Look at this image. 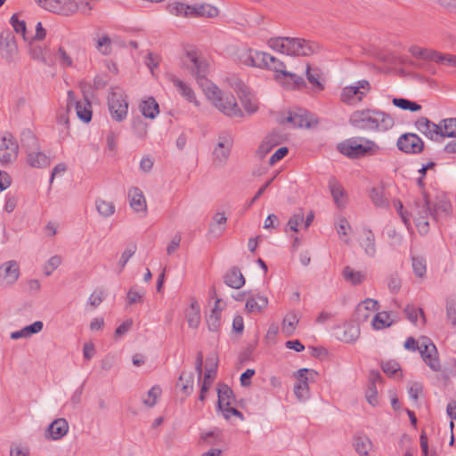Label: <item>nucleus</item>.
I'll return each mask as SVG.
<instances>
[{
  "instance_id": "obj_1",
  "label": "nucleus",
  "mask_w": 456,
  "mask_h": 456,
  "mask_svg": "<svg viewBox=\"0 0 456 456\" xmlns=\"http://www.w3.org/2000/svg\"><path fill=\"white\" fill-rule=\"evenodd\" d=\"M354 128L369 132H387L395 126L394 118L379 109L355 110L349 118Z\"/></svg>"
},
{
  "instance_id": "obj_2",
  "label": "nucleus",
  "mask_w": 456,
  "mask_h": 456,
  "mask_svg": "<svg viewBox=\"0 0 456 456\" xmlns=\"http://www.w3.org/2000/svg\"><path fill=\"white\" fill-rule=\"evenodd\" d=\"M267 44L273 50L290 56H310L321 49L317 42L299 37H271Z\"/></svg>"
},
{
  "instance_id": "obj_3",
  "label": "nucleus",
  "mask_w": 456,
  "mask_h": 456,
  "mask_svg": "<svg viewBox=\"0 0 456 456\" xmlns=\"http://www.w3.org/2000/svg\"><path fill=\"white\" fill-rule=\"evenodd\" d=\"M338 150L341 154L355 159L376 154L379 146L370 139L356 136L341 142L338 145Z\"/></svg>"
},
{
  "instance_id": "obj_4",
  "label": "nucleus",
  "mask_w": 456,
  "mask_h": 456,
  "mask_svg": "<svg viewBox=\"0 0 456 456\" xmlns=\"http://www.w3.org/2000/svg\"><path fill=\"white\" fill-rule=\"evenodd\" d=\"M207 94L213 101L214 105L224 115L231 118H242L243 111L237 104L232 94L223 93L217 86L209 84L207 86Z\"/></svg>"
},
{
  "instance_id": "obj_5",
  "label": "nucleus",
  "mask_w": 456,
  "mask_h": 456,
  "mask_svg": "<svg viewBox=\"0 0 456 456\" xmlns=\"http://www.w3.org/2000/svg\"><path fill=\"white\" fill-rule=\"evenodd\" d=\"M270 70L276 73V78L289 89H301L306 86L305 81L300 76L285 69V64L274 57V61L270 64Z\"/></svg>"
},
{
  "instance_id": "obj_6",
  "label": "nucleus",
  "mask_w": 456,
  "mask_h": 456,
  "mask_svg": "<svg viewBox=\"0 0 456 456\" xmlns=\"http://www.w3.org/2000/svg\"><path fill=\"white\" fill-rule=\"evenodd\" d=\"M108 106L112 119L121 122L128 111L126 96L120 90L112 89L108 96Z\"/></svg>"
},
{
  "instance_id": "obj_7",
  "label": "nucleus",
  "mask_w": 456,
  "mask_h": 456,
  "mask_svg": "<svg viewBox=\"0 0 456 456\" xmlns=\"http://www.w3.org/2000/svg\"><path fill=\"white\" fill-rule=\"evenodd\" d=\"M19 152V144L12 135L7 132L0 136V164L6 166L16 160Z\"/></svg>"
},
{
  "instance_id": "obj_8",
  "label": "nucleus",
  "mask_w": 456,
  "mask_h": 456,
  "mask_svg": "<svg viewBox=\"0 0 456 456\" xmlns=\"http://www.w3.org/2000/svg\"><path fill=\"white\" fill-rule=\"evenodd\" d=\"M423 140L415 133L401 134L396 142V147L405 154L418 155L424 151Z\"/></svg>"
},
{
  "instance_id": "obj_9",
  "label": "nucleus",
  "mask_w": 456,
  "mask_h": 456,
  "mask_svg": "<svg viewBox=\"0 0 456 456\" xmlns=\"http://www.w3.org/2000/svg\"><path fill=\"white\" fill-rule=\"evenodd\" d=\"M233 144V136L230 132L223 131L218 135V142L214 149V162L224 166L230 154Z\"/></svg>"
},
{
  "instance_id": "obj_10",
  "label": "nucleus",
  "mask_w": 456,
  "mask_h": 456,
  "mask_svg": "<svg viewBox=\"0 0 456 456\" xmlns=\"http://www.w3.org/2000/svg\"><path fill=\"white\" fill-rule=\"evenodd\" d=\"M42 8L61 15H71L77 11V4L74 0H35Z\"/></svg>"
},
{
  "instance_id": "obj_11",
  "label": "nucleus",
  "mask_w": 456,
  "mask_h": 456,
  "mask_svg": "<svg viewBox=\"0 0 456 456\" xmlns=\"http://www.w3.org/2000/svg\"><path fill=\"white\" fill-rule=\"evenodd\" d=\"M316 375V371L306 368L297 371L296 378L297 379V383L295 385L294 393L298 400L305 401L309 397L308 381Z\"/></svg>"
},
{
  "instance_id": "obj_12",
  "label": "nucleus",
  "mask_w": 456,
  "mask_h": 456,
  "mask_svg": "<svg viewBox=\"0 0 456 456\" xmlns=\"http://www.w3.org/2000/svg\"><path fill=\"white\" fill-rule=\"evenodd\" d=\"M18 53L15 37L11 31L0 34V54L9 63L14 61Z\"/></svg>"
},
{
  "instance_id": "obj_13",
  "label": "nucleus",
  "mask_w": 456,
  "mask_h": 456,
  "mask_svg": "<svg viewBox=\"0 0 456 456\" xmlns=\"http://www.w3.org/2000/svg\"><path fill=\"white\" fill-rule=\"evenodd\" d=\"M234 90L239 99L248 115L256 113L258 110L257 102L251 96L248 87L241 81L236 83Z\"/></svg>"
},
{
  "instance_id": "obj_14",
  "label": "nucleus",
  "mask_w": 456,
  "mask_h": 456,
  "mask_svg": "<svg viewBox=\"0 0 456 456\" xmlns=\"http://www.w3.org/2000/svg\"><path fill=\"white\" fill-rule=\"evenodd\" d=\"M73 103L75 104L77 118L85 123L90 122L93 115L90 101L85 97L84 101L77 102L74 92L69 90L68 92V108Z\"/></svg>"
},
{
  "instance_id": "obj_15",
  "label": "nucleus",
  "mask_w": 456,
  "mask_h": 456,
  "mask_svg": "<svg viewBox=\"0 0 456 456\" xmlns=\"http://www.w3.org/2000/svg\"><path fill=\"white\" fill-rule=\"evenodd\" d=\"M191 66V73L196 77L200 86H204L205 84H208V80L206 76L208 69V63L204 58L198 57L194 53H188Z\"/></svg>"
},
{
  "instance_id": "obj_16",
  "label": "nucleus",
  "mask_w": 456,
  "mask_h": 456,
  "mask_svg": "<svg viewBox=\"0 0 456 456\" xmlns=\"http://www.w3.org/2000/svg\"><path fill=\"white\" fill-rule=\"evenodd\" d=\"M414 126L419 133L432 141H436L437 137H440V134H442L439 124L434 123L427 117L417 118Z\"/></svg>"
},
{
  "instance_id": "obj_17",
  "label": "nucleus",
  "mask_w": 456,
  "mask_h": 456,
  "mask_svg": "<svg viewBox=\"0 0 456 456\" xmlns=\"http://www.w3.org/2000/svg\"><path fill=\"white\" fill-rule=\"evenodd\" d=\"M20 276L18 263L14 260L7 261L0 265V279L8 285L16 282Z\"/></svg>"
},
{
  "instance_id": "obj_18",
  "label": "nucleus",
  "mask_w": 456,
  "mask_h": 456,
  "mask_svg": "<svg viewBox=\"0 0 456 456\" xmlns=\"http://www.w3.org/2000/svg\"><path fill=\"white\" fill-rule=\"evenodd\" d=\"M452 211V205L444 197L436 198L434 203L430 202V216L437 221L441 216H447Z\"/></svg>"
},
{
  "instance_id": "obj_19",
  "label": "nucleus",
  "mask_w": 456,
  "mask_h": 456,
  "mask_svg": "<svg viewBox=\"0 0 456 456\" xmlns=\"http://www.w3.org/2000/svg\"><path fill=\"white\" fill-rule=\"evenodd\" d=\"M128 197L130 207L135 211L140 212L142 211L144 214L147 211V205L144 195L142 191L137 188L133 187L128 191Z\"/></svg>"
},
{
  "instance_id": "obj_20",
  "label": "nucleus",
  "mask_w": 456,
  "mask_h": 456,
  "mask_svg": "<svg viewBox=\"0 0 456 456\" xmlns=\"http://www.w3.org/2000/svg\"><path fill=\"white\" fill-rule=\"evenodd\" d=\"M27 163L36 168H45L50 166V158L38 150L27 152Z\"/></svg>"
},
{
  "instance_id": "obj_21",
  "label": "nucleus",
  "mask_w": 456,
  "mask_h": 456,
  "mask_svg": "<svg viewBox=\"0 0 456 456\" xmlns=\"http://www.w3.org/2000/svg\"><path fill=\"white\" fill-rule=\"evenodd\" d=\"M423 212L424 216H419L415 217L416 226L421 234L428 233L429 230V223L428 221V216H430V200L428 199V195L426 192H423Z\"/></svg>"
},
{
  "instance_id": "obj_22",
  "label": "nucleus",
  "mask_w": 456,
  "mask_h": 456,
  "mask_svg": "<svg viewBox=\"0 0 456 456\" xmlns=\"http://www.w3.org/2000/svg\"><path fill=\"white\" fill-rule=\"evenodd\" d=\"M218 14V9L209 4H196L191 5L190 17L215 18Z\"/></svg>"
},
{
  "instance_id": "obj_23",
  "label": "nucleus",
  "mask_w": 456,
  "mask_h": 456,
  "mask_svg": "<svg viewBox=\"0 0 456 456\" xmlns=\"http://www.w3.org/2000/svg\"><path fill=\"white\" fill-rule=\"evenodd\" d=\"M224 283L232 289H240L245 284V278L237 266L232 267L224 276Z\"/></svg>"
},
{
  "instance_id": "obj_24",
  "label": "nucleus",
  "mask_w": 456,
  "mask_h": 456,
  "mask_svg": "<svg viewBox=\"0 0 456 456\" xmlns=\"http://www.w3.org/2000/svg\"><path fill=\"white\" fill-rule=\"evenodd\" d=\"M170 81L177 88L178 92L183 98L190 102H193L197 106L199 105L195 93L190 86L176 77L175 75L170 76Z\"/></svg>"
},
{
  "instance_id": "obj_25",
  "label": "nucleus",
  "mask_w": 456,
  "mask_h": 456,
  "mask_svg": "<svg viewBox=\"0 0 456 456\" xmlns=\"http://www.w3.org/2000/svg\"><path fill=\"white\" fill-rule=\"evenodd\" d=\"M44 328V323L41 321H36L32 324L27 325L20 330L11 333L10 338L17 340L20 338H28L34 334L39 333Z\"/></svg>"
},
{
  "instance_id": "obj_26",
  "label": "nucleus",
  "mask_w": 456,
  "mask_h": 456,
  "mask_svg": "<svg viewBox=\"0 0 456 456\" xmlns=\"http://www.w3.org/2000/svg\"><path fill=\"white\" fill-rule=\"evenodd\" d=\"M47 431L53 440H59L68 433L69 424L65 419L60 418L49 425Z\"/></svg>"
},
{
  "instance_id": "obj_27",
  "label": "nucleus",
  "mask_w": 456,
  "mask_h": 456,
  "mask_svg": "<svg viewBox=\"0 0 456 456\" xmlns=\"http://www.w3.org/2000/svg\"><path fill=\"white\" fill-rule=\"evenodd\" d=\"M268 299L265 296L250 294L246 302V309L248 313H260L267 307Z\"/></svg>"
},
{
  "instance_id": "obj_28",
  "label": "nucleus",
  "mask_w": 456,
  "mask_h": 456,
  "mask_svg": "<svg viewBox=\"0 0 456 456\" xmlns=\"http://www.w3.org/2000/svg\"><path fill=\"white\" fill-rule=\"evenodd\" d=\"M188 326L197 329L200 323V307L196 299H191L190 306L185 310Z\"/></svg>"
},
{
  "instance_id": "obj_29",
  "label": "nucleus",
  "mask_w": 456,
  "mask_h": 456,
  "mask_svg": "<svg viewBox=\"0 0 456 456\" xmlns=\"http://www.w3.org/2000/svg\"><path fill=\"white\" fill-rule=\"evenodd\" d=\"M308 112L305 110H298V111H289V116L282 120L281 123H292L295 127H310V122L307 118Z\"/></svg>"
},
{
  "instance_id": "obj_30",
  "label": "nucleus",
  "mask_w": 456,
  "mask_h": 456,
  "mask_svg": "<svg viewBox=\"0 0 456 456\" xmlns=\"http://www.w3.org/2000/svg\"><path fill=\"white\" fill-rule=\"evenodd\" d=\"M263 52L247 49L240 55V60L242 64L248 67L261 68Z\"/></svg>"
},
{
  "instance_id": "obj_31",
  "label": "nucleus",
  "mask_w": 456,
  "mask_h": 456,
  "mask_svg": "<svg viewBox=\"0 0 456 456\" xmlns=\"http://www.w3.org/2000/svg\"><path fill=\"white\" fill-rule=\"evenodd\" d=\"M328 185L335 204L338 208L343 207L345 205V201L343 200L345 191L342 185L336 180L335 177L330 178Z\"/></svg>"
},
{
  "instance_id": "obj_32",
  "label": "nucleus",
  "mask_w": 456,
  "mask_h": 456,
  "mask_svg": "<svg viewBox=\"0 0 456 456\" xmlns=\"http://www.w3.org/2000/svg\"><path fill=\"white\" fill-rule=\"evenodd\" d=\"M141 111L143 117L153 119L159 113V106L153 97H149L147 100L142 101L140 105Z\"/></svg>"
},
{
  "instance_id": "obj_33",
  "label": "nucleus",
  "mask_w": 456,
  "mask_h": 456,
  "mask_svg": "<svg viewBox=\"0 0 456 456\" xmlns=\"http://www.w3.org/2000/svg\"><path fill=\"white\" fill-rule=\"evenodd\" d=\"M345 281L353 286L361 284L366 278V273L361 271H354L350 266H345L342 271Z\"/></svg>"
},
{
  "instance_id": "obj_34",
  "label": "nucleus",
  "mask_w": 456,
  "mask_h": 456,
  "mask_svg": "<svg viewBox=\"0 0 456 456\" xmlns=\"http://www.w3.org/2000/svg\"><path fill=\"white\" fill-rule=\"evenodd\" d=\"M20 144L26 152L32 150H39L37 138L30 129H24L20 133Z\"/></svg>"
},
{
  "instance_id": "obj_35",
  "label": "nucleus",
  "mask_w": 456,
  "mask_h": 456,
  "mask_svg": "<svg viewBox=\"0 0 456 456\" xmlns=\"http://www.w3.org/2000/svg\"><path fill=\"white\" fill-rule=\"evenodd\" d=\"M299 322V317L295 312H289L283 318L281 330L286 337L293 335Z\"/></svg>"
},
{
  "instance_id": "obj_36",
  "label": "nucleus",
  "mask_w": 456,
  "mask_h": 456,
  "mask_svg": "<svg viewBox=\"0 0 456 456\" xmlns=\"http://www.w3.org/2000/svg\"><path fill=\"white\" fill-rule=\"evenodd\" d=\"M354 446L360 455L366 456L372 448V443L367 436L356 435L354 437Z\"/></svg>"
},
{
  "instance_id": "obj_37",
  "label": "nucleus",
  "mask_w": 456,
  "mask_h": 456,
  "mask_svg": "<svg viewBox=\"0 0 456 456\" xmlns=\"http://www.w3.org/2000/svg\"><path fill=\"white\" fill-rule=\"evenodd\" d=\"M221 432L218 429L201 432L199 439L200 446L215 445L221 442Z\"/></svg>"
},
{
  "instance_id": "obj_38",
  "label": "nucleus",
  "mask_w": 456,
  "mask_h": 456,
  "mask_svg": "<svg viewBox=\"0 0 456 456\" xmlns=\"http://www.w3.org/2000/svg\"><path fill=\"white\" fill-rule=\"evenodd\" d=\"M217 406L218 409H223L227 401H233L234 395L232 388L226 384H220L217 388Z\"/></svg>"
},
{
  "instance_id": "obj_39",
  "label": "nucleus",
  "mask_w": 456,
  "mask_h": 456,
  "mask_svg": "<svg viewBox=\"0 0 456 456\" xmlns=\"http://www.w3.org/2000/svg\"><path fill=\"white\" fill-rule=\"evenodd\" d=\"M364 240L362 246L364 248V252L370 257L376 254L375 235L370 228L363 229Z\"/></svg>"
},
{
  "instance_id": "obj_40",
  "label": "nucleus",
  "mask_w": 456,
  "mask_h": 456,
  "mask_svg": "<svg viewBox=\"0 0 456 456\" xmlns=\"http://www.w3.org/2000/svg\"><path fill=\"white\" fill-rule=\"evenodd\" d=\"M166 10L175 16L190 17L191 5L181 2L169 3Z\"/></svg>"
},
{
  "instance_id": "obj_41",
  "label": "nucleus",
  "mask_w": 456,
  "mask_h": 456,
  "mask_svg": "<svg viewBox=\"0 0 456 456\" xmlns=\"http://www.w3.org/2000/svg\"><path fill=\"white\" fill-rule=\"evenodd\" d=\"M442 130L440 137H456V118L442 119L439 123Z\"/></svg>"
},
{
  "instance_id": "obj_42",
  "label": "nucleus",
  "mask_w": 456,
  "mask_h": 456,
  "mask_svg": "<svg viewBox=\"0 0 456 456\" xmlns=\"http://www.w3.org/2000/svg\"><path fill=\"white\" fill-rule=\"evenodd\" d=\"M392 102L395 107H397L403 110H410L411 112H417V111L420 110L422 108L421 105L419 104L418 102L411 101L406 98L395 97L392 100Z\"/></svg>"
},
{
  "instance_id": "obj_43",
  "label": "nucleus",
  "mask_w": 456,
  "mask_h": 456,
  "mask_svg": "<svg viewBox=\"0 0 456 456\" xmlns=\"http://www.w3.org/2000/svg\"><path fill=\"white\" fill-rule=\"evenodd\" d=\"M370 197L376 207L382 208L389 207V202L385 197L384 190L382 188H372L370 192Z\"/></svg>"
},
{
  "instance_id": "obj_44",
  "label": "nucleus",
  "mask_w": 456,
  "mask_h": 456,
  "mask_svg": "<svg viewBox=\"0 0 456 456\" xmlns=\"http://www.w3.org/2000/svg\"><path fill=\"white\" fill-rule=\"evenodd\" d=\"M365 94L364 92L360 91L356 86H346L343 89L341 94V100L344 102L351 103L354 98L356 96L358 101H361L362 96Z\"/></svg>"
},
{
  "instance_id": "obj_45",
  "label": "nucleus",
  "mask_w": 456,
  "mask_h": 456,
  "mask_svg": "<svg viewBox=\"0 0 456 456\" xmlns=\"http://www.w3.org/2000/svg\"><path fill=\"white\" fill-rule=\"evenodd\" d=\"M393 323L394 321L390 320V314L388 312L378 313L372 320V326L375 330L390 327Z\"/></svg>"
},
{
  "instance_id": "obj_46",
  "label": "nucleus",
  "mask_w": 456,
  "mask_h": 456,
  "mask_svg": "<svg viewBox=\"0 0 456 456\" xmlns=\"http://www.w3.org/2000/svg\"><path fill=\"white\" fill-rule=\"evenodd\" d=\"M227 222V217L225 216L224 213H216L213 216V223L209 225V232L210 233H216V236H220L224 232V227H216V225H222L225 224Z\"/></svg>"
},
{
  "instance_id": "obj_47",
  "label": "nucleus",
  "mask_w": 456,
  "mask_h": 456,
  "mask_svg": "<svg viewBox=\"0 0 456 456\" xmlns=\"http://www.w3.org/2000/svg\"><path fill=\"white\" fill-rule=\"evenodd\" d=\"M379 309V302L372 298H366L361 304H359L354 312L355 318H361V314L363 312H374Z\"/></svg>"
},
{
  "instance_id": "obj_48",
  "label": "nucleus",
  "mask_w": 456,
  "mask_h": 456,
  "mask_svg": "<svg viewBox=\"0 0 456 456\" xmlns=\"http://www.w3.org/2000/svg\"><path fill=\"white\" fill-rule=\"evenodd\" d=\"M131 126L134 135L143 139L147 134V123L139 116L133 118Z\"/></svg>"
},
{
  "instance_id": "obj_49",
  "label": "nucleus",
  "mask_w": 456,
  "mask_h": 456,
  "mask_svg": "<svg viewBox=\"0 0 456 456\" xmlns=\"http://www.w3.org/2000/svg\"><path fill=\"white\" fill-rule=\"evenodd\" d=\"M218 366V358L216 355H212L207 358V366L203 380H213L216 375Z\"/></svg>"
},
{
  "instance_id": "obj_50",
  "label": "nucleus",
  "mask_w": 456,
  "mask_h": 456,
  "mask_svg": "<svg viewBox=\"0 0 456 456\" xmlns=\"http://www.w3.org/2000/svg\"><path fill=\"white\" fill-rule=\"evenodd\" d=\"M98 213L103 217H109L115 212L113 202L98 199L95 201Z\"/></svg>"
},
{
  "instance_id": "obj_51",
  "label": "nucleus",
  "mask_w": 456,
  "mask_h": 456,
  "mask_svg": "<svg viewBox=\"0 0 456 456\" xmlns=\"http://www.w3.org/2000/svg\"><path fill=\"white\" fill-rule=\"evenodd\" d=\"M418 351L422 358L429 354H437L436 346L431 339L427 337H422L420 338V345Z\"/></svg>"
},
{
  "instance_id": "obj_52",
  "label": "nucleus",
  "mask_w": 456,
  "mask_h": 456,
  "mask_svg": "<svg viewBox=\"0 0 456 456\" xmlns=\"http://www.w3.org/2000/svg\"><path fill=\"white\" fill-rule=\"evenodd\" d=\"M412 269L416 276L421 278L427 271L426 260L421 256H412Z\"/></svg>"
},
{
  "instance_id": "obj_53",
  "label": "nucleus",
  "mask_w": 456,
  "mask_h": 456,
  "mask_svg": "<svg viewBox=\"0 0 456 456\" xmlns=\"http://www.w3.org/2000/svg\"><path fill=\"white\" fill-rule=\"evenodd\" d=\"M161 389L159 386H153L147 393L146 397L142 398V403L148 407H153L157 403V398L160 395Z\"/></svg>"
},
{
  "instance_id": "obj_54",
  "label": "nucleus",
  "mask_w": 456,
  "mask_h": 456,
  "mask_svg": "<svg viewBox=\"0 0 456 456\" xmlns=\"http://www.w3.org/2000/svg\"><path fill=\"white\" fill-rule=\"evenodd\" d=\"M406 318L412 323H416L418 321V313L420 314L423 321L425 322L424 312L421 308H416L413 305H407L403 310Z\"/></svg>"
},
{
  "instance_id": "obj_55",
  "label": "nucleus",
  "mask_w": 456,
  "mask_h": 456,
  "mask_svg": "<svg viewBox=\"0 0 456 456\" xmlns=\"http://www.w3.org/2000/svg\"><path fill=\"white\" fill-rule=\"evenodd\" d=\"M61 264V258L60 256H53L48 259L44 265V273L46 276H50L53 272L57 269Z\"/></svg>"
},
{
  "instance_id": "obj_56",
  "label": "nucleus",
  "mask_w": 456,
  "mask_h": 456,
  "mask_svg": "<svg viewBox=\"0 0 456 456\" xmlns=\"http://www.w3.org/2000/svg\"><path fill=\"white\" fill-rule=\"evenodd\" d=\"M206 322L208 325V329L211 332H218L221 327V315H216L209 314L206 317Z\"/></svg>"
},
{
  "instance_id": "obj_57",
  "label": "nucleus",
  "mask_w": 456,
  "mask_h": 456,
  "mask_svg": "<svg viewBox=\"0 0 456 456\" xmlns=\"http://www.w3.org/2000/svg\"><path fill=\"white\" fill-rule=\"evenodd\" d=\"M29 53L32 59L40 61L45 65H51V61L45 57V51L41 46H32Z\"/></svg>"
},
{
  "instance_id": "obj_58",
  "label": "nucleus",
  "mask_w": 456,
  "mask_h": 456,
  "mask_svg": "<svg viewBox=\"0 0 456 456\" xmlns=\"http://www.w3.org/2000/svg\"><path fill=\"white\" fill-rule=\"evenodd\" d=\"M96 48L104 55L110 54L111 52V40L109 36L105 35L99 38Z\"/></svg>"
},
{
  "instance_id": "obj_59",
  "label": "nucleus",
  "mask_w": 456,
  "mask_h": 456,
  "mask_svg": "<svg viewBox=\"0 0 456 456\" xmlns=\"http://www.w3.org/2000/svg\"><path fill=\"white\" fill-rule=\"evenodd\" d=\"M381 369L389 377L394 376L397 371L401 370L400 364L395 361L382 362Z\"/></svg>"
},
{
  "instance_id": "obj_60",
  "label": "nucleus",
  "mask_w": 456,
  "mask_h": 456,
  "mask_svg": "<svg viewBox=\"0 0 456 456\" xmlns=\"http://www.w3.org/2000/svg\"><path fill=\"white\" fill-rule=\"evenodd\" d=\"M422 359L433 371H439L441 370V364L437 354H427Z\"/></svg>"
},
{
  "instance_id": "obj_61",
  "label": "nucleus",
  "mask_w": 456,
  "mask_h": 456,
  "mask_svg": "<svg viewBox=\"0 0 456 456\" xmlns=\"http://www.w3.org/2000/svg\"><path fill=\"white\" fill-rule=\"evenodd\" d=\"M232 401H227L225 403V406L223 407V409H219L223 411L224 417L228 419L230 418V414L240 418L241 420L244 419V416L241 411H240L238 409L234 407H231Z\"/></svg>"
},
{
  "instance_id": "obj_62",
  "label": "nucleus",
  "mask_w": 456,
  "mask_h": 456,
  "mask_svg": "<svg viewBox=\"0 0 456 456\" xmlns=\"http://www.w3.org/2000/svg\"><path fill=\"white\" fill-rule=\"evenodd\" d=\"M306 78L314 86L319 90H323L324 86L320 81L319 74L317 72H313L310 65L306 66Z\"/></svg>"
},
{
  "instance_id": "obj_63",
  "label": "nucleus",
  "mask_w": 456,
  "mask_h": 456,
  "mask_svg": "<svg viewBox=\"0 0 456 456\" xmlns=\"http://www.w3.org/2000/svg\"><path fill=\"white\" fill-rule=\"evenodd\" d=\"M304 221V213L302 209L295 213L289 220L288 225L289 229L295 232H298V225Z\"/></svg>"
},
{
  "instance_id": "obj_64",
  "label": "nucleus",
  "mask_w": 456,
  "mask_h": 456,
  "mask_svg": "<svg viewBox=\"0 0 456 456\" xmlns=\"http://www.w3.org/2000/svg\"><path fill=\"white\" fill-rule=\"evenodd\" d=\"M446 316L453 327L456 326V302H448L446 305Z\"/></svg>"
}]
</instances>
